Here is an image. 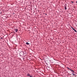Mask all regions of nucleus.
<instances>
[{
  "label": "nucleus",
  "mask_w": 77,
  "mask_h": 77,
  "mask_svg": "<svg viewBox=\"0 0 77 77\" xmlns=\"http://www.w3.org/2000/svg\"><path fill=\"white\" fill-rule=\"evenodd\" d=\"M20 56H23V55H24V52H22L20 53Z\"/></svg>",
  "instance_id": "f257e3e1"
},
{
  "label": "nucleus",
  "mask_w": 77,
  "mask_h": 77,
  "mask_svg": "<svg viewBox=\"0 0 77 77\" xmlns=\"http://www.w3.org/2000/svg\"><path fill=\"white\" fill-rule=\"evenodd\" d=\"M67 68H68L69 69H70V71H71V72H74V71L73 70H71V69L69 68L68 67H67Z\"/></svg>",
  "instance_id": "f03ea898"
},
{
  "label": "nucleus",
  "mask_w": 77,
  "mask_h": 77,
  "mask_svg": "<svg viewBox=\"0 0 77 77\" xmlns=\"http://www.w3.org/2000/svg\"><path fill=\"white\" fill-rule=\"evenodd\" d=\"M30 75V74H29V73H28L26 75V76H28V77H29Z\"/></svg>",
  "instance_id": "7ed1b4c3"
},
{
  "label": "nucleus",
  "mask_w": 77,
  "mask_h": 77,
  "mask_svg": "<svg viewBox=\"0 0 77 77\" xmlns=\"http://www.w3.org/2000/svg\"><path fill=\"white\" fill-rule=\"evenodd\" d=\"M14 30L16 32H18V29H14Z\"/></svg>",
  "instance_id": "20e7f679"
},
{
  "label": "nucleus",
  "mask_w": 77,
  "mask_h": 77,
  "mask_svg": "<svg viewBox=\"0 0 77 77\" xmlns=\"http://www.w3.org/2000/svg\"><path fill=\"white\" fill-rule=\"evenodd\" d=\"M66 7H67L66 5L64 6V8L65 10L67 9V8H66Z\"/></svg>",
  "instance_id": "39448f33"
},
{
  "label": "nucleus",
  "mask_w": 77,
  "mask_h": 77,
  "mask_svg": "<svg viewBox=\"0 0 77 77\" xmlns=\"http://www.w3.org/2000/svg\"><path fill=\"white\" fill-rule=\"evenodd\" d=\"M26 44L27 45H29V43L28 42H26Z\"/></svg>",
  "instance_id": "423d86ee"
},
{
  "label": "nucleus",
  "mask_w": 77,
  "mask_h": 77,
  "mask_svg": "<svg viewBox=\"0 0 77 77\" xmlns=\"http://www.w3.org/2000/svg\"><path fill=\"white\" fill-rule=\"evenodd\" d=\"M72 29H73V30H75V29H74L72 28V27H71Z\"/></svg>",
  "instance_id": "0eeeda50"
},
{
  "label": "nucleus",
  "mask_w": 77,
  "mask_h": 77,
  "mask_svg": "<svg viewBox=\"0 0 77 77\" xmlns=\"http://www.w3.org/2000/svg\"><path fill=\"white\" fill-rule=\"evenodd\" d=\"M74 72H73V75H75V74H74Z\"/></svg>",
  "instance_id": "6e6552de"
},
{
  "label": "nucleus",
  "mask_w": 77,
  "mask_h": 77,
  "mask_svg": "<svg viewBox=\"0 0 77 77\" xmlns=\"http://www.w3.org/2000/svg\"><path fill=\"white\" fill-rule=\"evenodd\" d=\"M74 30V31H75V32H77V31H76V30Z\"/></svg>",
  "instance_id": "1a4fd4ad"
},
{
  "label": "nucleus",
  "mask_w": 77,
  "mask_h": 77,
  "mask_svg": "<svg viewBox=\"0 0 77 77\" xmlns=\"http://www.w3.org/2000/svg\"><path fill=\"white\" fill-rule=\"evenodd\" d=\"M29 77H33V76H30H30H29Z\"/></svg>",
  "instance_id": "9d476101"
},
{
  "label": "nucleus",
  "mask_w": 77,
  "mask_h": 77,
  "mask_svg": "<svg viewBox=\"0 0 77 77\" xmlns=\"http://www.w3.org/2000/svg\"><path fill=\"white\" fill-rule=\"evenodd\" d=\"M72 3H73L74 2H72Z\"/></svg>",
  "instance_id": "9b49d317"
},
{
  "label": "nucleus",
  "mask_w": 77,
  "mask_h": 77,
  "mask_svg": "<svg viewBox=\"0 0 77 77\" xmlns=\"http://www.w3.org/2000/svg\"><path fill=\"white\" fill-rule=\"evenodd\" d=\"M46 14V15H47V14Z\"/></svg>",
  "instance_id": "f8f14e48"
}]
</instances>
